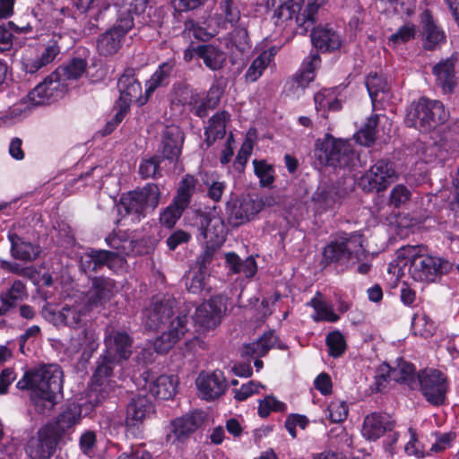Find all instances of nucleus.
<instances>
[{
    "label": "nucleus",
    "mask_w": 459,
    "mask_h": 459,
    "mask_svg": "<svg viewBox=\"0 0 459 459\" xmlns=\"http://www.w3.org/2000/svg\"><path fill=\"white\" fill-rule=\"evenodd\" d=\"M417 33L416 26L411 22H407L401 26L394 33L388 38L389 46L395 48L399 45L405 44L415 39Z\"/></svg>",
    "instance_id": "09e8293b"
},
{
    "label": "nucleus",
    "mask_w": 459,
    "mask_h": 459,
    "mask_svg": "<svg viewBox=\"0 0 459 459\" xmlns=\"http://www.w3.org/2000/svg\"><path fill=\"white\" fill-rule=\"evenodd\" d=\"M254 172L259 178L261 186H270L274 181L273 167L268 164L264 160H254Z\"/></svg>",
    "instance_id": "8fccbe9b"
},
{
    "label": "nucleus",
    "mask_w": 459,
    "mask_h": 459,
    "mask_svg": "<svg viewBox=\"0 0 459 459\" xmlns=\"http://www.w3.org/2000/svg\"><path fill=\"white\" fill-rule=\"evenodd\" d=\"M197 387L205 400H213L224 394L227 384L221 371H213L211 374H200L196 379Z\"/></svg>",
    "instance_id": "c756f323"
},
{
    "label": "nucleus",
    "mask_w": 459,
    "mask_h": 459,
    "mask_svg": "<svg viewBox=\"0 0 459 459\" xmlns=\"http://www.w3.org/2000/svg\"><path fill=\"white\" fill-rule=\"evenodd\" d=\"M364 253L362 236L359 233H342V235L327 244L323 250L321 264H346L352 261L355 264Z\"/></svg>",
    "instance_id": "0eeeda50"
},
{
    "label": "nucleus",
    "mask_w": 459,
    "mask_h": 459,
    "mask_svg": "<svg viewBox=\"0 0 459 459\" xmlns=\"http://www.w3.org/2000/svg\"><path fill=\"white\" fill-rule=\"evenodd\" d=\"M242 3L240 0H221L220 9L222 12L226 22L231 25H235L240 20V8Z\"/></svg>",
    "instance_id": "864d4df0"
},
{
    "label": "nucleus",
    "mask_w": 459,
    "mask_h": 459,
    "mask_svg": "<svg viewBox=\"0 0 459 459\" xmlns=\"http://www.w3.org/2000/svg\"><path fill=\"white\" fill-rule=\"evenodd\" d=\"M329 420L332 422L339 423L346 420L348 416V406L344 402H333L328 406Z\"/></svg>",
    "instance_id": "69168bd1"
},
{
    "label": "nucleus",
    "mask_w": 459,
    "mask_h": 459,
    "mask_svg": "<svg viewBox=\"0 0 459 459\" xmlns=\"http://www.w3.org/2000/svg\"><path fill=\"white\" fill-rule=\"evenodd\" d=\"M105 353L119 363L129 359L132 354L133 339L126 332L107 331L105 339Z\"/></svg>",
    "instance_id": "412c9836"
},
{
    "label": "nucleus",
    "mask_w": 459,
    "mask_h": 459,
    "mask_svg": "<svg viewBox=\"0 0 459 459\" xmlns=\"http://www.w3.org/2000/svg\"><path fill=\"white\" fill-rule=\"evenodd\" d=\"M203 422L202 413H190L172 420L165 427L167 443L179 445L185 443Z\"/></svg>",
    "instance_id": "4468645a"
},
{
    "label": "nucleus",
    "mask_w": 459,
    "mask_h": 459,
    "mask_svg": "<svg viewBox=\"0 0 459 459\" xmlns=\"http://www.w3.org/2000/svg\"><path fill=\"white\" fill-rule=\"evenodd\" d=\"M196 186V179L191 175H186L179 183L178 195L174 198L175 204L182 207H188Z\"/></svg>",
    "instance_id": "a18cd8bd"
},
{
    "label": "nucleus",
    "mask_w": 459,
    "mask_h": 459,
    "mask_svg": "<svg viewBox=\"0 0 459 459\" xmlns=\"http://www.w3.org/2000/svg\"><path fill=\"white\" fill-rule=\"evenodd\" d=\"M310 30L312 44L317 50L323 53L334 52L342 46V36L333 27L328 24L317 27L313 25Z\"/></svg>",
    "instance_id": "4be33fe9"
},
{
    "label": "nucleus",
    "mask_w": 459,
    "mask_h": 459,
    "mask_svg": "<svg viewBox=\"0 0 459 459\" xmlns=\"http://www.w3.org/2000/svg\"><path fill=\"white\" fill-rule=\"evenodd\" d=\"M424 246H404L396 251L397 264L408 267L411 278L420 282H435L448 273L454 264L444 257L426 254Z\"/></svg>",
    "instance_id": "f03ea898"
},
{
    "label": "nucleus",
    "mask_w": 459,
    "mask_h": 459,
    "mask_svg": "<svg viewBox=\"0 0 459 459\" xmlns=\"http://www.w3.org/2000/svg\"><path fill=\"white\" fill-rule=\"evenodd\" d=\"M7 237L11 243L10 253L13 258L27 263L39 257L41 247L39 244L31 243L14 232H9Z\"/></svg>",
    "instance_id": "c85d7f7f"
},
{
    "label": "nucleus",
    "mask_w": 459,
    "mask_h": 459,
    "mask_svg": "<svg viewBox=\"0 0 459 459\" xmlns=\"http://www.w3.org/2000/svg\"><path fill=\"white\" fill-rule=\"evenodd\" d=\"M20 390L30 391V398L39 413L50 411L63 390V371L56 364L41 365L25 371L17 382Z\"/></svg>",
    "instance_id": "f257e3e1"
},
{
    "label": "nucleus",
    "mask_w": 459,
    "mask_h": 459,
    "mask_svg": "<svg viewBox=\"0 0 459 459\" xmlns=\"http://www.w3.org/2000/svg\"><path fill=\"white\" fill-rule=\"evenodd\" d=\"M315 156L322 165L345 169L354 165L357 154L347 140L326 134L316 142Z\"/></svg>",
    "instance_id": "423d86ee"
},
{
    "label": "nucleus",
    "mask_w": 459,
    "mask_h": 459,
    "mask_svg": "<svg viewBox=\"0 0 459 459\" xmlns=\"http://www.w3.org/2000/svg\"><path fill=\"white\" fill-rule=\"evenodd\" d=\"M230 113L222 110L217 112L209 119V126L204 131V142L208 147L212 145L217 139H222L225 136L226 123L230 120Z\"/></svg>",
    "instance_id": "e433bc0d"
},
{
    "label": "nucleus",
    "mask_w": 459,
    "mask_h": 459,
    "mask_svg": "<svg viewBox=\"0 0 459 459\" xmlns=\"http://www.w3.org/2000/svg\"><path fill=\"white\" fill-rule=\"evenodd\" d=\"M98 335L95 329L86 326L70 338L65 349L70 354L82 351L83 355L91 356L98 349Z\"/></svg>",
    "instance_id": "bb28decb"
},
{
    "label": "nucleus",
    "mask_w": 459,
    "mask_h": 459,
    "mask_svg": "<svg viewBox=\"0 0 459 459\" xmlns=\"http://www.w3.org/2000/svg\"><path fill=\"white\" fill-rule=\"evenodd\" d=\"M286 405L275 399L273 396H266L264 400H260L258 407V414L262 418L267 417L272 411H283Z\"/></svg>",
    "instance_id": "052dcab7"
},
{
    "label": "nucleus",
    "mask_w": 459,
    "mask_h": 459,
    "mask_svg": "<svg viewBox=\"0 0 459 459\" xmlns=\"http://www.w3.org/2000/svg\"><path fill=\"white\" fill-rule=\"evenodd\" d=\"M87 61L81 57H74L64 66H59L48 75L41 83L38 84L30 93L31 100L37 104H44L54 96V92L63 85L66 80H77L85 72Z\"/></svg>",
    "instance_id": "20e7f679"
},
{
    "label": "nucleus",
    "mask_w": 459,
    "mask_h": 459,
    "mask_svg": "<svg viewBox=\"0 0 459 459\" xmlns=\"http://www.w3.org/2000/svg\"><path fill=\"white\" fill-rule=\"evenodd\" d=\"M326 345L329 355L338 358L343 354L346 349V342L343 335L340 332L330 333L326 336Z\"/></svg>",
    "instance_id": "6e6d98bb"
},
{
    "label": "nucleus",
    "mask_w": 459,
    "mask_h": 459,
    "mask_svg": "<svg viewBox=\"0 0 459 459\" xmlns=\"http://www.w3.org/2000/svg\"><path fill=\"white\" fill-rule=\"evenodd\" d=\"M154 412L152 401L143 394H137L131 398L126 407V425L133 427L142 423Z\"/></svg>",
    "instance_id": "cd10ccee"
},
{
    "label": "nucleus",
    "mask_w": 459,
    "mask_h": 459,
    "mask_svg": "<svg viewBox=\"0 0 459 459\" xmlns=\"http://www.w3.org/2000/svg\"><path fill=\"white\" fill-rule=\"evenodd\" d=\"M178 378L175 376L161 375L149 385L150 393L158 399H171L177 393Z\"/></svg>",
    "instance_id": "4c0bfd02"
},
{
    "label": "nucleus",
    "mask_w": 459,
    "mask_h": 459,
    "mask_svg": "<svg viewBox=\"0 0 459 459\" xmlns=\"http://www.w3.org/2000/svg\"><path fill=\"white\" fill-rule=\"evenodd\" d=\"M395 421L385 413L372 412L367 415L361 429L362 436L369 441H376L385 432H392Z\"/></svg>",
    "instance_id": "a878e982"
},
{
    "label": "nucleus",
    "mask_w": 459,
    "mask_h": 459,
    "mask_svg": "<svg viewBox=\"0 0 459 459\" xmlns=\"http://www.w3.org/2000/svg\"><path fill=\"white\" fill-rule=\"evenodd\" d=\"M28 298L26 285L21 280H15L10 288L0 294V316H6L18 303Z\"/></svg>",
    "instance_id": "473e14b6"
},
{
    "label": "nucleus",
    "mask_w": 459,
    "mask_h": 459,
    "mask_svg": "<svg viewBox=\"0 0 459 459\" xmlns=\"http://www.w3.org/2000/svg\"><path fill=\"white\" fill-rule=\"evenodd\" d=\"M176 66L177 62L174 59H169L158 66L145 83L146 99H149L159 87L169 85V78L176 73Z\"/></svg>",
    "instance_id": "f704fd0d"
},
{
    "label": "nucleus",
    "mask_w": 459,
    "mask_h": 459,
    "mask_svg": "<svg viewBox=\"0 0 459 459\" xmlns=\"http://www.w3.org/2000/svg\"><path fill=\"white\" fill-rule=\"evenodd\" d=\"M91 257L93 260L92 268L95 270V273L104 266L113 269L121 262L120 255L117 252L104 249H91Z\"/></svg>",
    "instance_id": "37998d69"
},
{
    "label": "nucleus",
    "mask_w": 459,
    "mask_h": 459,
    "mask_svg": "<svg viewBox=\"0 0 459 459\" xmlns=\"http://www.w3.org/2000/svg\"><path fill=\"white\" fill-rule=\"evenodd\" d=\"M352 185L353 183L351 186H343L341 185V181L321 184L313 194L312 201L323 211L333 209L346 198L352 190Z\"/></svg>",
    "instance_id": "dca6fc26"
},
{
    "label": "nucleus",
    "mask_w": 459,
    "mask_h": 459,
    "mask_svg": "<svg viewBox=\"0 0 459 459\" xmlns=\"http://www.w3.org/2000/svg\"><path fill=\"white\" fill-rule=\"evenodd\" d=\"M0 267L5 271L15 273L17 275L32 278L34 276V269L31 267H22L21 264L15 262H10L6 260L0 261Z\"/></svg>",
    "instance_id": "774afa93"
},
{
    "label": "nucleus",
    "mask_w": 459,
    "mask_h": 459,
    "mask_svg": "<svg viewBox=\"0 0 459 459\" xmlns=\"http://www.w3.org/2000/svg\"><path fill=\"white\" fill-rule=\"evenodd\" d=\"M134 25V18L118 16L111 28L99 35L96 41L98 54L104 57L116 55L121 49L126 34L133 29Z\"/></svg>",
    "instance_id": "1a4fd4ad"
},
{
    "label": "nucleus",
    "mask_w": 459,
    "mask_h": 459,
    "mask_svg": "<svg viewBox=\"0 0 459 459\" xmlns=\"http://www.w3.org/2000/svg\"><path fill=\"white\" fill-rule=\"evenodd\" d=\"M120 364L108 356L103 353L97 361V367L92 376V383L88 393L90 403L93 405L101 403L108 396L110 391L109 378L112 376L114 367Z\"/></svg>",
    "instance_id": "9b49d317"
},
{
    "label": "nucleus",
    "mask_w": 459,
    "mask_h": 459,
    "mask_svg": "<svg viewBox=\"0 0 459 459\" xmlns=\"http://www.w3.org/2000/svg\"><path fill=\"white\" fill-rule=\"evenodd\" d=\"M366 87L373 104L377 100L379 93H385L389 91V84L386 78L377 73H370L368 75Z\"/></svg>",
    "instance_id": "49530a36"
},
{
    "label": "nucleus",
    "mask_w": 459,
    "mask_h": 459,
    "mask_svg": "<svg viewBox=\"0 0 459 459\" xmlns=\"http://www.w3.org/2000/svg\"><path fill=\"white\" fill-rule=\"evenodd\" d=\"M187 316H178L169 322L168 330L157 337L153 342V349L158 353H166L185 335L187 331Z\"/></svg>",
    "instance_id": "5701e85b"
},
{
    "label": "nucleus",
    "mask_w": 459,
    "mask_h": 459,
    "mask_svg": "<svg viewBox=\"0 0 459 459\" xmlns=\"http://www.w3.org/2000/svg\"><path fill=\"white\" fill-rule=\"evenodd\" d=\"M220 297H212L196 307L194 322L199 331L215 328L220 323L224 309Z\"/></svg>",
    "instance_id": "a211bd4d"
},
{
    "label": "nucleus",
    "mask_w": 459,
    "mask_h": 459,
    "mask_svg": "<svg viewBox=\"0 0 459 459\" xmlns=\"http://www.w3.org/2000/svg\"><path fill=\"white\" fill-rule=\"evenodd\" d=\"M320 56L317 52H311L304 60L300 73L295 80L299 87L306 88L315 78V71L320 64Z\"/></svg>",
    "instance_id": "a19ab883"
},
{
    "label": "nucleus",
    "mask_w": 459,
    "mask_h": 459,
    "mask_svg": "<svg viewBox=\"0 0 459 459\" xmlns=\"http://www.w3.org/2000/svg\"><path fill=\"white\" fill-rule=\"evenodd\" d=\"M264 205L263 199H253L249 195L231 198L226 203L225 208L228 223L232 227H239L253 220Z\"/></svg>",
    "instance_id": "f8f14e48"
},
{
    "label": "nucleus",
    "mask_w": 459,
    "mask_h": 459,
    "mask_svg": "<svg viewBox=\"0 0 459 459\" xmlns=\"http://www.w3.org/2000/svg\"><path fill=\"white\" fill-rule=\"evenodd\" d=\"M231 43L236 48L244 53L251 48L247 30L245 27H236L231 34Z\"/></svg>",
    "instance_id": "680f3d73"
},
{
    "label": "nucleus",
    "mask_w": 459,
    "mask_h": 459,
    "mask_svg": "<svg viewBox=\"0 0 459 459\" xmlns=\"http://www.w3.org/2000/svg\"><path fill=\"white\" fill-rule=\"evenodd\" d=\"M447 117L448 113L441 101L420 98L411 104L405 121L408 126L429 133L444 124Z\"/></svg>",
    "instance_id": "39448f33"
},
{
    "label": "nucleus",
    "mask_w": 459,
    "mask_h": 459,
    "mask_svg": "<svg viewBox=\"0 0 459 459\" xmlns=\"http://www.w3.org/2000/svg\"><path fill=\"white\" fill-rule=\"evenodd\" d=\"M278 4L266 7L275 26L290 29L299 34H306L316 21V14L321 6L317 0H309L302 10V4Z\"/></svg>",
    "instance_id": "7ed1b4c3"
},
{
    "label": "nucleus",
    "mask_w": 459,
    "mask_h": 459,
    "mask_svg": "<svg viewBox=\"0 0 459 459\" xmlns=\"http://www.w3.org/2000/svg\"><path fill=\"white\" fill-rule=\"evenodd\" d=\"M184 25L185 30L192 32L195 39L202 41H208L216 34L214 29H211L209 26H202L192 19L186 20Z\"/></svg>",
    "instance_id": "5fc2aeb1"
},
{
    "label": "nucleus",
    "mask_w": 459,
    "mask_h": 459,
    "mask_svg": "<svg viewBox=\"0 0 459 459\" xmlns=\"http://www.w3.org/2000/svg\"><path fill=\"white\" fill-rule=\"evenodd\" d=\"M185 209V207H181L180 204H175V201H173V203L160 214V223L168 228L173 227L177 221L181 217Z\"/></svg>",
    "instance_id": "13d9d810"
},
{
    "label": "nucleus",
    "mask_w": 459,
    "mask_h": 459,
    "mask_svg": "<svg viewBox=\"0 0 459 459\" xmlns=\"http://www.w3.org/2000/svg\"><path fill=\"white\" fill-rule=\"evenodd\" d=\"M56 446L57 438L55 431L45 427L39 429L36 437L30 438L25 450L30 459H50Z\"/></svg>",
    "instance_id": "f3484780"
},
{
    "label": "nucleus",
    "mask_w": 459,
    "mask_h": 459,
    "mask_svg": "<svg viewBox=\"0 0 459 459\" xmlns=\"http://www.w3.org/2000/svg\"><path fill=\"white\" fill-rule=\"evenodd\" d=\"M225 259L230 270L233 273H242L246 277L249 278L253 277L256 273V262L252 256H249L243 261L236 253L230 252L225 254Z\"/></svg>",
    "instance_id": "58836bf2"
},
{
    "label": "nucleus",
    "mask_w": 459,
    "mask_h": 459,
    "mask_svg": "<svg viewBox=\"0 0 459 459\" xmlns=\"http://www.w3.org/2000/svg\"><path fill=\"white\" fill-rule=\"evenodd\" d=\"M457 58L452 56L441 60L433 66L432 73L436 76L437 85L444 93H451L455 87V65Z\"/></svg>",
    "instance_id": "72a5a7b5"
},
{
    "label": "nucleus",
    "mask_w": 459,
    "mask_h": 459,
    "mask_svg": "<svg viewBox=\"0 0 459 459\" xmlns=\"http://www.w3.org/2000/svg\"><path fill=\"white\" fill-rule=\"evenodd\" d=\"M80 416L81 409L77 405L71 404L67 406L56 418V431L59 433H65L79 421Z\"/></svg>",
    "instance_id": "c03bdc74"
},
{
    "label": "nucleus",
    "mask_w": 459,
    "mask_h": 459,
    "mask_svg": "<svg viewBox=\"0 0 459 459\" xmlns=\"http://www.w3.org/2000/svg\"><path fill=\"white\" fill-rule=\"evenodd\" d=\"M221 247H215L214 245L205 244L204 250L198 255L196 259V266L199 271L208 273V266L213 260L214 255Z\"/></svg>",
    "instance_id": "0e129e2a"
},
{
    "label": "nucleus",
    "mask_w": 459,
    "mask_h": 459,
    "mask_svg": "<svg viewBox=\"0 0 459 459\" xmlns=\"http://www.w3.org/2000/svg\"><path fill=\"white\" fill-rule=\"evenodd\" d=\"M417 384L426 400L439 406L445 403L447 391L446 377L437 369L426 368L418 373Z\"/></svg>",
    "instance_id": "ddd939ff"
},
{
    "label": "nucleus",
    "mask_w": 459,
    "mask_h": 459,
    "mask_svg": "<svg viewBox=\"0 0 459 459\" xmlns=\"http://www.w3.org/2000/svg\"><path fill=\"white\" fill-rule=\"evenodd\" d=\"M117 89L120 96L117 100L124 102V105L129 104L135 100L140 105H143L149 99L141 96L142 87L140 82L135 78V70L128 67L125 69L123 74L119 77L117 82Z\"/></svg>",
    "instance_id": "b1692460"
},
{
    "label": "nucleus",
    "mask_w": 459,
    "mask_h": 459,
    "mask_svg": "<svg viewBox=\"0 0 459 459\" xmlns=\"http://www.w3.org/2000/svg\"><path fill=\"white\" fill-rule=\"evenodd\" d=\"M420 27L422 35V47L425 50L433 51L446 42V34L435 22L429 10L420 14Z\"/></svg>",
    "instance_id": "393cba45"
},
{
    "label": "nucleus",
    "mask_w": 459,
    "mask_h": 459,
    "mask_svg": "<svg viewBox=\"0 0 459 459\" xmlns=\"http://www.w3.org/2000/svg\"><path fill=\"white\" fill-rule=\"evenodd\" d=\"M160 192L156 184H146L143 187L129 192L121 198V207L128 214L144 216L153 211L159 204Z\"/></svg>",
    "instance_id": "9d476101"
},
{
    "label": "nucleus",
    "mask_w": 459,
    "mask_h": 459,
    "mask_svg": "<svg viewBox=\"0 0 459 459\" xmlns=\"http://www.w3.org/2000/svg\"><path fill=\"white\" fill-rule=\"evenodd\" d=\"M411 327L415 334L428 337L432 335L434 331V324L429 321L425 316H415L412 318Z\"/></svg>",
    "instance_id": "e2e57ef3"
},
{
    "label": "nucleus",
    "mask_w": 459,
    "mask_h": 459,
    "mask_svg": "<svg viewBox=\"0 0 459 459\" xmlns=\"http://www.w3.org/2000/svg\"><path fill=\"white\" fill-rule=\"evenodd\" d=\"M221 93L217 85H212L205 95H203L202 100L194 110V115L198 117H205L209 110L214 109L218 107L221 100Z\"/></svg>",
    "instance_id": "79ce46f5"
},
{
    "label": "nucleus",
    "mask_w": 459,
    "mask_h": 459,
    "mask_svg": "<svg viewBox=\"0 0 459 459\" xmlns=\"http://www.w3.org/2000/svg\"><path fill=\"white\" fill-rule=\"evenodd\" d=\"M226 232V225L221 218H211L208 216L202 218L200 234L205 240V244H212L215 247H221L225 242Z\"/></svg>",
    "instance_id": "2f4dec72"
},
{
    "label": "nucleus",
    "mask_w": 459,
    "mask_h": 459,
    "mask_svg": "<svg viewBox=\"0 0 459 459\" xmlns=\"http://www.w3.org/2000/svg\"><path fill=\"white\" fill-rule=\"evenodd\" d=\"M308 422V419L304 415L290 414L286 419L285 428L290 436L295 438L297 437L296 427L299 426L300 429H305Z\"/></svg>",
    "instance_id": "338daca9"
},
{
    "label": "nucleus",
    "mask_w": 459,
    "mask_h": 459,
    "mask_svg": "<svg viewBox=\"0 0 459 459\" xmlns=\"http://www.w3.org/2000/svg\"><path fill=\"white\" fill-rule=\"evenodd\" d=\"M116 292V282L108 277L91 278V286L85 294V303L90 309L104 306Z\"/></svg>",
    "instance_id": "6ab92c4d"
},
{
    "label": "nucleus",
    "mask_w": 459,
    "mask_h": 459,
    "mask_svg": "<svg viewBox=\"0 0 459 459\" xmlns=\"http://www.w3.org/2000/svg\"><path fill=\"white\" fill-rule=\"evenodd\" d=\"M177 300L173 298L153 300L143 312L145 327L152 331L160 329L174 315Z\"/></svg>",
    "instance_id": "2eb2a0df"
},
{
    "label": "nucleus",
    "mask_w": 459,
    "mask_h": 459,
    "mask_svg": "<svg viewBox=\"0 0 459 459\" xmlns=\"http://www.w3.org/2000/svg\"><path fill=\"white\" fill-rule=\"evenodd\" d=\"M377 124V115L368 118L364 126L357 134L358 141L360 144L370 146L375 143Z\"/></svg>",
    "instance_id": "603ef678"
},
{
    "label": "nucleus",
    "mask_w": 459,
    "mask_h": 459,
    "mask_svg": "<svg viewBox=\"0 0 459 459\" xmlns=\"http://www.w3.org/2000/svg\"><path fill=\"white\" fill-rule=\"evenodd\" d=\"M184 139L185 134L178 126H167L161 133L159 148L160 158L170 162L178 161L182 152Z\"/></svg>",
    "instance_id": "aec40b11"
},
{
    "label": "nucleus",
    "mask_w": 459,
    "mask_h": 459,
    "mask_svg": "<svg viewBox=\"0 0 459 459\" xmlns=\"http://www.w3.org/2000/svg\"><path fill=\"white\" fill-rule=\"evenodd\" d=\"M397 177L394 163L388 159H380L360 177L359 186L366 193H379L394 183Z\"/></svg>",
    "instance_id": "6e6552de"
},
{
    "label": "nucleus",
    "mask_w": 459,
    "mask_h": 459,
    "mask_svg": "<svg viewBox=\"0 0 459 459\" xmlns=\"http://www.w3.org/2000/svg\"><path fill=\"white\" fill-rule=\"evenodd\" d=\"M209 276L208 273L197 271L194 273L189 281L186 282V289L193 294H201L203 291L209 293L210 288L207 287L206 278Z\"/></svg>",
    "instance_id": "4d7b16f0"
},
{
    "label": "nucleus",
    "mask_w": 459,
    "mask_h": 459,
    "mask_svg": "<svg viewBox=\"0 0 459 459\" xmlns=\"http://www.w3.org/2000/svg\"><path fill=\"white\" fill-rule=\"evenodd\" d=\"M271 62V56L266 52L260 54L253 60L250 66L246 72L245 77L247 82H255L263 74L264 69Z\"/></svg>",
    "instance_id": "3c124183"
},
{
    "label": "nucleus",
    "mask_w": 459,
    "mask_h": 459,
    "mask_svg": "<svg viewBox=\"0 0 459 459\" xmlns=\"http://www.w3.org/2000/svg\"><path fill=\"white\" fill-rule=\"evenodd\" d=\"M91 310L85 302L83 305L65 306L60 311L52 312L51 319L56 325L63 324L71 328L86 327L83 318Z\"/></svg>",
    "instance_id": "7c9ffc66"
},
{
    "label": "nucleus",
    "mask_w": 459,
    "mask_h": 459,
    "mask_svg": "<svg viewBox=\"0 0 459 459\" xmlns=\"http://www.w3.org/2000/svg\"><path fill=\"white\" fill-rule=\"evenodd\" d=\"M193 51L203 59L206 67L212 71L221 70L226 62V55L220 48L208 44L200 45L193 49Z\"/></svg>",
    "instance_id": "c9c22d12"
},
{
    "label": "nucleus",
    "mask_w": 459,
    "mask_h": 459,
    "mask_svg": "<svg viewBox=\"0 0 459 459\" xmlns=\"http://www.w3.org/2000/svg\"><path fill=\"white\" fill-rule=\"evenodd\" d=\"M387 377L399 383H403L413 388L417 385L418 377L411 363L401 360L397 367L388 370Z\"/></svg>",
    "instance_id": "ea45409f"
},
{
    "label": "nucleus",
    "mask_w": 459,
    "mask_h": 459,
    "mask_svg": "<svg viewBox=\"0 0 459 459\" xmlns=\"http://www.w3.org/2000/svg\"><path fill=\"white\" fill-rule=\"evenodd\" d=\"M147 0H123L118 16H130L141 14L145 12Z\"/></svg>",
    "instance_id": "bf43d9fd"
},
{
    "label": "nucleus",
    "mask_w": 459,
    "mask_h": 459,
    "mask_svg": "<svg viewBox=\"0 0 459 459\" xmlns=\"http://www.w3.org/2000/svg\"><path fill=\"white\" fill-rule=\"evenodd\" d=\"M163 160L159 156H153L149 159H143L139 165V175L142 178H158L162 176L160 162Z\"/></svg>",
    "instance_id": "de8ad7c7"
}]
</instances>
